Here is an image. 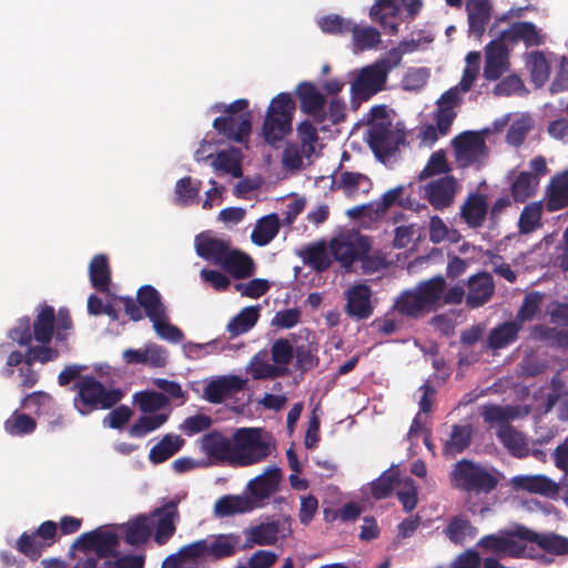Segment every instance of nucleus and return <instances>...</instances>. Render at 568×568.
Segmentation results:
<instances>
[{
    "mask_svg": "<svg viewBox=\"0 0 568 568\" xmlns=\"http://www.w3.org/2000/svg\"><path fill=\"white\" fill-rule=\"evenodd\" d=\"M408 47L414 49L416 44L414 42L410 44L403 41L397 49H393L388 52L386 59L363 68L351 88L352 103L355 101H367L382 91L388 73L400 63L403 54L408 51Z\"/></svg>",
    "mask_w": 568,
    "mask_h": 568,
    "instance_id": "nucleus-1",
    "label": "nucleus"
},
{
    "mask_svg": "<svg viewBox=\"0 0 568 568\" xmlns=\"http://www.w3.org/2000/svg\"><path fill=\"white\" fill-rule=\"evenodd\" d=\"M448 478L452 488L474 496H487L499 484L497 470L468 458L456 462L449 471Z\"/></svg>",
    "mask_w": 568,
    "mask_h": 568,
    "instance_id": "nucleus-2",
    "label": "nucleus"
},
{
    "mask_svg": "<svg viewBox=\"0 0 568 568\" xmlns=\"http://www.w3.org/2000/svg\"><path fill=\"white\" fill-rule=\"evenodd\" d=\"M75 395L73 407L81 416H88L97 410L113 408L124 396L116 387H106L93 375L80 376L72 386Z\"/></svg>",
    "mask_w": 568,
    "mask_h": 568,
    "instance_id": "nucleus-3",
    "label": "nucleus"
},
{
    "mask_svg": "<svg viewBox=\"0 0 568 568\" xmlns=\"http://www.w3.org/2000/svg\"><path fill=\"white\" fill-rule=\"evenodd\" d=\"M295 108V102L287 92H282L272 99L262 125V136L267 144L277 148L278 143L292 132Z\"/></svg>",
    "mask_w": 568,
    "mask_h": 568,
    "instance_id": "nucleus-4",
    "label": "nucleus"
},
{
    "mask_svg": "<svg viewBox=\"0 0 568 568\" xmlns=\"http://www.w3.org/2000/svg\"><path fill=\"white\" fill-rule=\"evenodd\" d=\"M234 466H250L271 455V445L258 428H239L233 435Z\"/></svg>",
    "mask_w": 568,
    "mask_h": 568,
    "instance_id": "nucleus-5",
    "label": "nucleus"
},
{
    "mask_svg": "<svg viewBox=\"0 0 568 568\" xmlns=\"http://www.w3.org/2000/svg\"><path fill=\"white\" fill-rule=\"evenodd\" d=\"M58 525L45 520L33 531H23L16 540L14 548L31 561H37L43 551L57 541Z\"/></svg>",
    "mask_w": 568,
    "mask_h": 568,
    "instance_id": "nucleus-6",
    "label": "nucleus"
},
{
    "mask_svg": "<svg viewBox=\"0 0 568 568\" xmlns=\"http://www.w3.org/2000/svg\"><path fill=\"white\" fill-rule=\"evenodd\" d=\"M371 251V241L361 234L336 236L329 242L331 255L342 267L349 268L355 261Z\"/></svg>",
    "mask_w": 568,
    "mask_h": 568,
    "instance_id": "nucleus-7",
    "label": "nucleus"
},
{
    "mask_svg": "<svg viewBox=\"0 0 568 568\" xmlns=\"http://www.w3.org/2000/svg\"><path fill=\"white\" fill-rule=\"evenodd\" d=\"M456 162L462 168H468L486 156L487 146L478 132L466 131L456 135L453 141Z\"/></svg>",
    "mask_w": 568,
    "mask_h": 568,
    "instance_id": "nucleus-8",
    "label": "nucleus"
},
{
    "mask_svg": "<svg viewBox=\"0 0 568 568\" xmlns=\"http://www.w3.org/2000/svg\"><path fill=\"white\" fill-rule=\"evenodd\" d=\"M458 189V181L453 175H445L424 185L423 194L433 209L444 211L454 204Z\"/></svg>",
    "mask_w": 568,
    "mask_h": 568,
    "instance_id": "nucleus-9",
    "label": "nucleus"
},
{
    "mask_svg": "<svg viewBox=\"0 0 568 568\" xmlns=\"http://www.w3.org/2000/svg\"><path fill=\"white\" fill-rule=\"evenodd\" d=\"M367 136L371 149L379 158L392 155L400 142L399 135L393 130L392 121L371 122Z\"/></svg>",
    "mask_w": 568,
    "mask_h": 568,
    "instance_id": "nucleus-10",
    "label": "nucleus"
},
{
    "mask_svg": "<svg viewBox=\"0 0 568 568\" xmlns=\"http://www.w3.org/2000/svg\"><path fill=\"white\" fill-rule=\"evenodd\" d=\"M247 379L237 375H223L211 379L204 387L203 396L211 404H221L242 392Z\"/></svg>",
    "mask_w": 568,
    "mask_h": 568,
    "instance_id": "nucleus-11",
    "label": "nucleus"
},
{
    "mask_svg": "<svg viewBox=\"0 0 568 568\" xmlns=\"http://www.w3.org/2000/svg\"><path fill=\"white\" fill-rule=\"evenodd\" d=\"M281 479V469L272 466L267 467L263 474L248 481L247 490L250 495L247 497L253 500L255 508L277 491Z\"/></svg>",
    "mask_w": 568,
    "mask_h": 568,
    "instance_id": "nucleus-12",
    "label": "nucleus"
},
{
    "mask_svg": "<svg viewBox=\"0 0 568 568\" xmlns=\"http://www.w3.org/2000/svg\"><path fill=\"white\" fill-rule=\"evenodd\" d=\"M296 94L301 101L302 111L312 116L316 124H324L327 119L325 111L326 99L315 84L302 82L297 88Z\"/></svg>",
    "mask_w": 568,
    "mask_h": 568,
    "instance_id": "nucleus-13",
    "label": "nucleus"
},
{
    "mask_svg": "<svg viewBox=\"0 0 568 568\" xmlns=\"http://www.w3.org/2000/svg\"><path fill=\"white\" fill-rule=\"evenodd\" d=\"M345 312L357 321L367 320L373 315L372 290L366 284H356L345 292Z\"/></svg>",
    "mask_w": 568,
    "mask_h": 568,
    "instance_id": "nucleus-14",
    "label": "nucleus"
},
{
    "mask_svg": "<svg viewBox=\"0 0 568 568\" xmlns=\"http://www.w3.org/2000/svg\"><path fill=\"white\" fill-rule=\"evenodd\" d=\"M213 128L227 140L243 142L252 130V114L245 112L239 116H219L213 121Z\"/></svg>",
    "mask_w": 568,
    "mask_h": 568,
    "instance_id": "nucleus-15",
    "label": "nucleus"
},
{
    "mask_svg": "<svg viewBox=\"0 0 568 568\" xmlns=\"http://www.w3.org/2000/svg\"><path fill=\"white\" fill-rule=\"evenodd\" d=\"M232 248L230 240L211 236L206 233H201L195 237L196 254L217 266L222 264Z\"/></svg>",
    "mask_w": 568,
    "mask_h": 568,
    "instance_id": "nucleus-16",
    "label": "nucleus"
},
{
    "mask_svg": "<svg viewBox=\"0 0 568 568\" xmlns=\"http://www.w3.org/2000/svg\"><path fill=\"white\" fill-rule=\"evenodd\" d=\"M201 447L205 455L215 462H229L234 466L233 438L225 437L219 430H212L202 437Z\"/></svg>",
    "mask_w": 568,
    "mask_h": 568,
    "instance_id": "nucleus-17",
    "label": "nucleus"
},
{
    "mask_svg": "<svg viewBox=\"0 0 568 568\" xmlns=\"http://www.w3.org/2000/svg\"><path fill=\"white\" fill-rule=\"evenodd\" d=\"M487 195L471 192L467 195L460 206V217L471 229H479L484 225L488 214Z\"/></svg>",
    "mask_w": 568,
    "mask_h": 568,
    "instance_id": "nucleus-18",
    "label": "nucleus"
},
{
    "mask_svg": "<svg viewBox=\"0 0 568 568\" xmlns=\"http://www.w3.org/2000/svg\"><path fill=\"white\" fill-rule=\"evenodd\" d=\"M158 523L155 526L154 541L165 545L175 532V520L179 519L178 503L169 500L162 507L155 509Z\"/></svg>",
    "mask_w": 568,
    "mask_h": 568,
    "instance_id": "nucleus-19",
    "label": "nucleus"
},
{
    "mask_svg": "<svg viewBox=\"0 0 568 568\" xmlns=\"http://www.w3.org/2000/svg\"><path fill=\"white\" fill-rule=\"evenodd\" d=\"M568 206V169L554 175L546 187L545 207L556 212Z\"/></svg>",
    "mask_w": 568,
    "mask_h": 568,
    "instance_id": "nucleus-20",
    "label": "nucleus"
},
{
    "mask_svg": "<svg viewBox=\"0 0 568 568\" xmlns=\"http://www.w3.org/2000/svg\"><path fill=\"white\" fill-rule=\"evenodd\" d=\"M500 40L513 43L523 41L526 47H539L544 43L539 29L529 21L514 22L509 29L501 32Z\"/></svg>",
    "mask_w": 568,
    "mask_h": 568,
    "instance_id": "nucleus-21",
    "label": "nucleus"
},
{
    "mask_svg": "<svg viewBox=\"0 0 568 568\" xmlns=\"http://www.w3.org/2000/svg\"><path fill=\"white\" fill-rule=\"evenodd\" d=\"M494 282L488 273H478L468 280L466 303L470 307H479L490 300L494 294Z\"/></svg>",
    "mask_w": 568,
    "mask_h": 568,
    "instance_id": "nucleus-22",
    "label": "nucleus"
},
{
    "mask_svg": "<svg viewBox=\"0 0 568 568\" xmlns=\"http://www.w3.org/2000/svg\"><path fill=\"white\" fill-rule=\"evenodd\" d=\"M508 69V52L503 43L493 41L487 45L484 75L487 80H498Z\"/></svg>",
    "mask_w": 568,
    "mask_h": 568,
    "instance_id": "nucleus-23",
    "label": "nucleus"
},
{
    "mask_svg": "<svg viewBox=\"0 0 568 568\" xmlns=\"http://www.w3.org/2000/svg\"><path fill=\"white\" fill-rule=\"evenodd\" d=\"M520 539L537 544L544 551L554 555H568V538L556 535H541L528 528L518 532Z\"/></svg>",
    "mask_w": 568,
    "mask_h": 568,
    "instance_id": "nucleus-24",
    "label": "nucleus"
},
{
    "mask_svg": "<svg viewBox=\"0 0 568 568\" xmlns=\"http://www.w3.org/2000/svg\"><path fill=\"white\" fill-rule=\"evenodd\" d=\"M220 267L236 280L247 278L255 272L253 258L237 248L230 251Z\"/></svg>",
    "mask_w": 568,
    "mask_h": 568,
    "instance_id": "nucleus-25",
    "label": "nucleus"
},
{
    "mask_svg": "<svg viewBox=\"0 0 568 568\" xmlns=\"http://www.w3.org/2000/svg\"><path fill=\"white\" fill-rule=\"evenodd\" d=\"M119 528L123 534L124 541L130 546L144 545L152 535V524L144 514L135 516L128 523L120 525Z\"/></svg>",
    "mask_w": 568,
    "mask_h": 568,
    "instance_id": "nucleus-26",
    "label": "nucleus"
},
{
    "mask_svg": "<svg viewBox=\"0 0 568 568\" xmlns=\"http://www.w3.org/2000/svg\"><path fill=\"white\" fill-rule=\"evenodd\" d=\"M280 525L277 521L261 523L244 530L245 542L243 549L258 546L274 545L278 539Z\"/></svg>",
    "mask_w": 568,
    "mask_h": 568,
    "instance_id": "nucleus-27",
    "label": "nucleus"
},
{
    "mask_svg": "<svg viewBox=\"0 0 568 568\" xmlns=\"http://www.w3.org/2000/svg\"><path fill=\"white\" fill-rule=\"evenodd\" d=\"M400 13L399 0H375L369 9V17L377 22L388 33L394 36L398 32V23L388 21L389 18H396Z\"/></svg>",
    "mask_w": 568,
    "mask_h": 568,
    "instance_id": "nucleus-28",
    "label": "nucleus"
},
{
    "mask_svg": "<svg viewBox=\"0 0 568 568\" xmlns=\"http://www.w3.org/2000/svg\"><path fill=\"white\" fill-rule=\"evenodd\" d=\"M414 288L429 312L442 307L443 293L446 290V280L442 275L422 281Z\"/></svg>",
    "mask_w": 568,
    "mask_h": 568,
    "instance_id": "nucleus-29",
    "label": "nucleus"
},
{
    "mask_svg": "<svg viewBox=\"0 0 568 568\" xmlns=\"http://www.w3.org/2000/svg\"><path fill=\"white\" fill-rule=\"evenodd\" d=\"M31 324L34 341L40 344H49L55 329L54 308L45 303L39 305L36 320Z\"/></svg>",
    "mask_w": 568,
    "mask_h": 568,
    "instance_id": "nucleus-30",
    "label": "nucleus"
},
{
    "mask_svg": "<svg viewBox=\"0 0 568 568\" xmlns=\"http://www.w3.org/2000/svg\"><path fill=\"white\" fill-rule=\"evenodd\" d=\"M466 11L468 16L469 32L480 38L490 19L491 6L489 0H467Z\"/></svg>",
    "mask_w": 568,
    "mask_h": 568,
    "instance_id": "nucleus-31",
    "label": "nucleus"
},
{
    "mask_svg": "<svg viewBox=\"0 0 568 568\" xmlns=\"http://www.w3.org/2000/svg\"><path fill=\"white\" fill-rule=\"evenodd\" d=\"M394 310L398 314L414 320L430 313L415 288L403 291L395 301Z\"/></svg>",
    "mask_w": 568,
    "mask_h": 568,
    "instance_id": "nucleus-32",
    "label": "nucleus"
},
{
    "mask_svg": "<svg viewBox=\"0 0 568 568\" xmlns=\"http://www.w3.org/2000/svg\"><path fill=\"white\" fill-rule=\"evenodd\" d=\"M241 537L236 534H220L211 542L206 541V557L215 560L235 555Z\"/></svg>",
    "mask_w": 568,
    "mask_h": 568,
    "instance_id": "nucleus-33",
    "label": "nucleus"
},
{
    "mask_svg": "<svg viewBox=\"0 0 568 568\" xmlns=\"http://www.w3.org/2000/svg\"><path fill=\"white\" fill-rule=\"evenodd\" d=\"M255 505L251 498L243 495H226L219 498L214 505L217 517H229L252 511Z\"/></svg>",
    "mask_w": 568,
    "mask_h": 568,
    "instance_id": "nucleus-34",
    "label": "nucleus"
},
{
    "mask_svg": "<svg viewBox=\"0 0 568 568\" xmlns=\"http://www.w3.org/2000/svg\"><path fill=\"white\" fill-rule=\"evenodd\" d=\"M89 277L91 285L101 293H108L111 285V267L108 256L98 254L89 264Z\"/></svg>",
    "mask_w": 568,
    "mask_h": 568,
    "instance_id": "nucleus-35",
    "label": "nucleus"
},
{
    "mask_svg": "<svg viewBox=\"0 0 568 568\" xmlns=\"http://www.w3.org/2000/svg\"><path fill=\"white\" fill-rule=\"evenodd\" d=\"M477 531V528L465 515H456L449 519L444 529V535L454 545H463L467 539L475 538Z\"/></svg>",
    "mask_w": 568,
    "mask_h": 568,
    "instance_id": "nucleus-36",
    "label": "nucleus"
},
{
    "mask_svg": "<svg viewBox=\"0 0 568 568\" xmlns=\"http://www.w3.org/2000/svg\"><path fill=\"white\" fill-rule=\"evenodd\" d=\"M496 435L513 456L523 458L528 455V445L524 435L517 432L510 424L499 425Z\"/></svg>",
    "mask_w": 568,
    "mask_h": 568,
    "instance_id": "nucleus-37",
    "label": "nucleus"
},
{
    "mask_svg": "<svg viewBox=\"0 0 568 568\" xmlns=\"http://www.w3.org/2000/svg\"><path fill=\"white\" fill-rule=\"evenodd\" d=\"M473 439V427L471 425H458L452 426L449 438L444 443L443 453L445 456L455 457L457 454H462L466 450Z\"/></svg>",
    "mask_w": 568,
    "mask_h": 568,
    "instance_id": "nucleus-38",
    "label": "nucleus"
},
{
    "mask_svg": "<svg viewBox=\"0 0 568 568\" xmlns=\"http://www.w3.org/2000/svg\"><path fill=\"white\" fill-rule=\"evenodd\" d=\"M521 324L517 321L505 322L493 328L488 335L487 344L491 349H500L513 344L518 338Z\"/></svg>",
    "mask_w": 568,
    "mask_h": 568,
    "instance_id": "nucleus-39",
    "label": "nucleus"
},
{
    "mask_svg": "<svg viewBox=\"0 0 568 568\" xmlns=\"http://www.w3.org/2000/svg\"><path fill=\"white\" fill-rule=\"evenodd\" d=\"M513 484L516 489L526 490L528 493L552 495L558 491V485L542 475L516 476L513 479Z\"/></svg>",
    "mask_w": 568,
    "mask_h": 568,
    "instance_id": "nucleus-40",
    "label": "nucleus"
},
{
    "mask_svg": "<svg viewBox=\"0 0 568 568\" xmlns=\"http://www.w3.org/2000/svg\"><path fill=\"white\" fill-rule=\"evenodd\" d=\"M280 231L277 214L271 213L261 217L251 233V241L257 246L267 245Z\"/></svg>",
    "mask_w": 568,
    "mask_h": 568,
    "instance_id": "nucleus-41",
    "label": "nucleus"
},
{
    "mask_svg": "<svg viewBox=\"0 0 568 568\" xmlns=\"http://www.w3.org/2000/svg\"><path fill=\"white\" fill-rule=\"evenodd\" d=\"M183 444L184 439L180 435L166 434L150 449L149 459L153 464L164 463L175 455L182 448Z\"/></svg>",
    "mask_w": 568,
    "mask_h": 568,
    "instance_id": "nucleus-42",
    "label": "nucleus"
},
{
    "mask_svg": "<svg viewBox=\"0 0 568 568\" xmlns=\"http://www.w3.org/2000/svg\"><path fill=\"white\" fill-rule=\"evenodd\" d=\"M539 185V179L531 172H520L510 185V194L515 202L524 203L531 197Z\"/></svg>",
    "mask_w": 568,
    "mask_h": 568,
    "instance_id": "nucleus-43",
    "label": "nucleus"
},
{
    "mask_svg": "<svg viewBox=\"0 0 568 568\" xmlns=\"http://www.w3.org/2000/svg\"><path fill=\"white\" fill-rule=\"evenodd\" d=\"M138 303L144 310L149 320H152L165 312L160 293L152 285H143L138 290Z\"/></svg>",
    "mask_w": 568,
    "mask_h": 568,
    "instance_id": "nucleus-44",
    "label": "nucleus"
},
{
    "mask_svg": "<svg viewBox=\"0 0 568 568\" xmlns=\"http://www.w3.org/2000/svg\"><path fill=\"white\" fill-rule=\"evenodd\" d=\"M260 317L258 306H248L241 310L227 324V332L230 337L234 338L248 332L257 322Z\"/></svg>",
    "mask_w": 568,
    "mask_h": 568,
    "instance_id": "nucleus-45",
    "label": "nucleus"
},
{
    "mask_svg": "<svg viewBox=\"0 0 568 568\" xmlns=\"http://www.w3.org/2000/svg\"><path fill=\"white\" fill-rule=\"evenodd\" d=\"M527 65L535 88H541L548 81L550 74V65L546 57L540 51H532L528 54Z\"/></svg>",
    "mask_w": 568,
    "mask_h": 568,
    "instance_id": "nucleus-46",
    "label": "nucleus"
},
{
    "mask_svg": "<svg viewBox=\"0 0 568 568\" xmlns=\"http://www.w3.org/2000/svg\"><path fill=\"white\" fill-rule=\"evenodd\" d=\"M542 216V203L541 202H532L526 205L518 221L519 232L521 234H530L537 229L542 226L541 223Z\"/></svg>",
    "mask_w": 568,
    "mask_h": 568,
    "instance_id": "nucleus-47",
    "label": "nucleus"
},
{
    "mask_svg": "<svg viewBox=\"0 0 568 568\" xmlns=\"http://www.w3.org/2000/svg\"><path fill=\"white\" fill-rule=\"evenodd\" d=\"M37 422L31 416L14 410L4 422V430L11 436H23L33 433Z\"/></svg>",
    "mask_w": 568,
    "mask_h": 568,
    "instance_id": "nucleus-48",
    "label": "nucleus"
},
{
    "mask_svg": "<svg viewBox=\"0 0 568 568\" xmlns=\"http://www.w3.org/2000/svg\"><path fill=\"white\" fill-rule=\"evenodd\" d=\"M452 171V166L449 165L446 152L444 150H438L432 153L426 165L418 174V180L424 181L428 178H433L440 174L449 175L448 173Z\"/></svg>",
    "mask_w": 568,
    "mask_h": 568,
    "instance_id": "nucleus-49",
    "label": "nucleus"
},
{
    "mask_svg": "<svg viewBox=\"0 0 568 568\" xmlns=\"http://www.w3.org/2000/svg\"><path fill=\"white\" fill-rule=\"evenodd\" d=\"M133 398L140 410L145 414L158 412L169 404V398L164 394L154 390L135 393Z\"/></svg>",
    "mask_w": 568,
    "mask_h": 568,
    "instance_id": "nucleus-50",
    "label": "nucleus"
},
{
    "mask_svg": "<svg viewBox=\"0 0 568 568\" xmlns=\"http://www.w3.org/2000/svg\"><path fill=\"white\" fill-rule=\"evenodd\" d=\"M354 45L359 51H365L375 48L381 42V34L377 29L373 27L361 28L353 23L351 30Z\"/></svg>",
    "mask_w": 568,
    "mask_h": 568,
    "instance_id": "nucleus-51",
    "label": "nucleus"
},
{
    "mask_svg": "<svg viewBox=\"0 0 568 568\" xmlns=\"http://www.w3.org/2000/svg\"><path fill=\"white\" fill-rule=\"evenodd\" d=\"M168 419L166 414H155L141 416L130 427L129 434L131 437L142 438L149 433L161 427Z\"/></svg>",
    "mask_w": 568,
    "mask_h": 568,
    "instance_id": "nucleus-52",
    "label": "nucleus"
},
{
    "mask_svg": "<svg viewBox=\"0 0 568 568\" xmlns=\"http://www.w3.org/2000/svg\"><path fill=\"white\" fill-rule=\"evenodd\" d=\"M212 166L234 178H241L243 173L240 156L231 151L219 152L212 161Z\"/></svg>",
    "mask_w": 568,
    "mask_h": 568,
    "instance_id": "nucleus-53",
    "label": "nucleus"
},
{
    "mask_svg": "<svg viewBox=\"0 0 568 568\" xmlns=\"http://www.w3.org/2000/svg\"><path fill=\"white\" fill-rule=\"evenodd\" d=\"M329 254L324 243L313 244L306 248L305 262L316 272H324L332 264Z\"/></svg>",
    "mask_w": 568,
    "mask_h": 568,
    "instance_id": "nucleus-54",
    "label": "nucleus"
},
{
    "mask_svg": "<svg viewBox=\"0 0 568 568\" xmlns=\"http://www.w3.org/2000/svg\"><path fill=\"white\" fill-rule=\"evenodd\" d=\"M544 301V294L537 291L529 292L525 295L523 304L516 315L518 323L523 324L526 321H530L540 311Z\"/></svg>",
    "mask_w": 568,
    "mask_h": 568,
    "instance_id": "nucleus-55",
    "label": "nucleus"
},
{
    "mask_svg": "<svg viewBox=\"0 0 568 568\" xmlns=\"http://www.w3.org/2000/svg\"><path fill=\"white\" fill-rule=\"evenodd\" d=\"M91 539L95 542L94 550L99 557L103 558L116 555L119 537L115 532L95 529V535L91 536Z\"/></svg>",
    "mask_w": 568,
    "mask_h": 568,
    "instance_id": "nucleus-56",
    "label": "nucleus"
},
{
    "mask_svg": "<svg viewBox=\"0 0 568 568\" xmlns=\"http://www.w3.org/2000/svg\"><path fill=\"white\" fill-rule=\"evenodd\" d=\"M201 186L202 182H193L191 176L178 180L175 184L176 202L183 205L192 203L197 197Z\"/></svg>",
    "mask_w": 568,
    "mask_h": 568,
    "instance_id": "nucleus-57",
    "label": "nucleus"
},
{
    "mask_svg": "<svg viewBox=\"0 0 568 568\" xmlns=\"http://www.w3.org/2000/svg\"><path fill=\"white\" fill-rule=\"evenodd\" d=\"M150 321L153 324L155 333L162 339H165L171 343H180L183 339V332L178 326L172 325L168 322L165 312L162 313V315H159Z\"/></svg>",
    "mask_w": 568,
    "mask_h": 568,
    "instance_id": "nucleus-58",
    "label": "nucleus"
},
{
    "mask_svg": "<svg viewBox=\"0 0 568 568\" xmlns=\"http://www.w3.org/2000/svg\"><path fill=\"white\" fill-rule=\"evenodd\" d=\"M403 192L404 186L399 185L385 192L381 200L369 203L368 207L371 209L372 215L375 217L384 216L394 204L399 202Z\"/></svg>",
    "mask_w": 568,
    "mask_h": 568,
    "instance_id": "nucleus-59",
    "label": "nucleus"
},
{
    "mask_svg": "<svg viewBox=\"0 0 568 568\" xmlns=\"http://www.w3.org/2000/svg\"><path fill=\"white\" fill-rule=\"evenodd\" d=\"M8 337L20 346L29 347L34 339L30 317L18 318L16 325L9 331Z\"/></svg>",
    "mask_w": 568,
    "mask_h": 568,
    "instance_id": "nucleus-60",
    "label": "nucleus"
},
{
    "mask_svg": "<svg viewBox=\"0 0 568 568\" xmlns=\"http://www.w3.org/2000/svg\"><path fill=\"white\" fill-rule=\"evenodd\" d=\"M320 28L324 33L343 36L353 29V21L338 14L323 17L318 21Z\"/></svg>",
    "mask_w": 568,
    "mask_h": 568,
    "instance_id": "nucleus-61",
    "label": "nucleus"
},
{
    "mask_svg": "<svg viewBox=\"0 0 568 568\" xmlns=\"http://www.w3.org/2000/svg\"><path fill=\"white\" fill-rule=\"evenodd\" d=\"M398 481V476L394 471H384L376 480L371 484L372 496L379 500L388 497L393 490L394 485Z\"/></svg>",
    "mask_w": 568,
    "mask_h": 568,
    "instance_id": "nucleus-62",
    "label": "nucleus"
},
{
    "mask_svg": "<svg viewBox=\"0 0 568 568\" xmlns=\"http://www.w3.org/2000/svg\"><path fill=\"white\" fill-rule=\"evenodd\" d=\"M53 397L49 393L38 390L27 394L21 400V407H34V413L40 415L44 412H48L53 406Z\"/></svg>",
    "mask_w": 568,
    "mask_h": 568,
    "instance_id": "nucleus-63",
    "label": "nucleus"
},
{
    "mask_svg": "<svg viewBox=\"0 0 568 568\" xmlns=\"http://www.w3.org/2000/svg\"><path fill=\"white\" fill-rule=\"evenodd\" d=\"M297 135L301 141L304 154L311 156L315 151V143L318 141V134L316 128L305 120L297 126Z\"/></svg>",
    "mask_w": 568,
    "mask_h": 568,
    "instance_id": "nucleus-64",
    "label": "nucleus"
}]
</instances>
